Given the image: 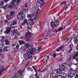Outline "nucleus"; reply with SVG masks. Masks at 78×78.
Masks as SVG:
<instances>
[{
  "mask_svg": "<svg viewBox=\"0 0 78 78\" xmlns=\"http://www.w3.org/2000/svg\"><path fill=\"white\" fill-rule=\"evenodd\" d=\"M71 46H73V44H70V45H69V48H72V47H71Z\"/></svg>",
  "mask_w": 78,
  "mask_h": 78,
  "instance_id": "69168bd1",
  "label": "nucleus"
},
{
  "mask_svg": "<svg viewBox=\"0 0 78 78\" xmlns=\"http://www.w3.org/2000/svg\"><path fill=\"white\" fill-rule=\"evenodd\" d=\"M58 20H55L54 22L51 21L50 23L51 28L52 29H54V28H55V27H56V26H58Z\"/></svg>",
  "mask_w": 78,
  "mask_h": 78,
  "instance_id": "7ed1b4c3",
  "label": "nucleus"
},
{
  "mask_svg": "<svg viewBox=\"0 0 78 78\" xmlns=\"http://www.w3.org/2000/svg\"><path fill=\"white\" fill-rule=\"evenodd\" d=\"M9 67H10V66L9 65H7V66L6 67V68L0 70V75H2V73H3L5 70H6L7 69H9Z\"/></svg>",
  "mask_w": 78,
  "mask_h": 78,
  "instance_id": "6e6552de",
  "label": "nucleus"
},
{
  "mask_svg": "<svg viewBox=\"0 0 78 78\" xmlns=\"http://www.w3.org/2000/svg\"><path fill=\"white\" fill-rule=\"evenodd\" d=\"M47 70V68H45L43 70V72H45V71H46V70Z\"/></svg>",
  "mask_w": 78,
  "mask_h": 78,
  "instance_id": "8fccbe9b",
  "label": "nucleus"
},
{
  "mask_svg": "<svg viewBox=\"0 0 78 78\" xmlns=\"http://www.w3.org/2000/svg\"><path fill=\"white\" fill-rule=\"evenodd\" d=\"M4 43L2 40L0 41V48H2L4 47Z\"/></svg>",
  "mask_w": 78,
  "mask_h": 78,
  "instance_id": "4468645a",
  "label": "nucleus"
},
{
  "mask_svg": "<svg viewBox=\"0 0 78 78\" xmlns=\"http://www.w3.org/2000/svg\"><path fill=\"white\" fill-rule=\"evenodd\" d=\"M13 7H14V6L12 4H10L8 6V8H9V9H12V8H13Z\"/></svg>",
  "mask_w": 78,
  "mask_h": 78,
  "instance_id": "4be33fe9",
  "label": "nucleus"
},
{
  "mask_svg": "<svg viewBox=\"0 0 78 78\" xmlns=\"http://www.w3.org/2000/svg\"><path fill=\"white\" fill-rule=\"evenodd\" d=\"M31 37V34L30 32H27L26 33V35L25 36V39L26 41L27 42L29 41Z\"/></svg>",
  "mask_w": 78,
  "mask_h": 78,
  "instance_id": "20e7f679",
  "label": "nucleus"
},
{
  "mask_svg": "<svg viewBox=\"0 0 78 78\" xmlns=\"http://www.w3.org/2000/svg\"><path fill=\"white\" fill-rule=\"evenodd\" d=\"M41 47H40V48H38V49H37L38 51H39V50H40L42 48Z\"/></svg>",
  "mask_w": 78,
  "mask_h": 78,
  "instance_id": "3c124183",
  "label": "nucleus"
},
{
  "mask_svg": "<svg viewBox=\"0 0 78 78\" xmlns=\"http://www.w3.org/2000/svg\"><path fill=\"white\" fill-rule=\"evenodd\" d=\"M55 33H57V32H59L58 31V30H55Z\"/></svg>",
  "mask_w": 78,
  "mask_h": 78,
  "instance_id": "6e6d98bb",
  "label": "nucleus"
},
{
  "mask_svg": "<svg viewBox=\"0 0 78 78\" xmlns=\"http://www.w3.org/2000/svg\"><path fill=\"white\" fill-rule=\"evenodd\" d=\"M76 49L77 50H78V45H77L76 47Z\"/></svg>",
  "mask_w": 78,
  "mask_h": 78,
  "instance_id": "774afa93",
  "label": "nucleus"
},
{
  "mask_svg": "<svg viewBox=\"0 0 78 78\" xmlns=\"http://www.w3.org/2000/svg\"><path fill=\"white\" fill-rule=\"evenodd\" d=\"M25 24H26V23L24 22H23L22 23L21 25H25Z\"/></svg>",
  "mask_w": 78,
  "mask_h": 78,
  "instance_id": "09e8293b",
  "label": "nucleus"
},
{
  "mask_svg": "<svg viewBox=\"0 0 78 78\" xmlns=\"http://www.w3.org/2000/svg\"><path fill=\"white\" fill-rule=\"evenodd\" d=\"M43 39L44 38L39 39L37 41H42V39Z\"/></svg>",
  "mask_w": 78,
  "mask_h": 78,
  "instance_id": "bf43d9fd",
  "label": "nucleus"
},
{
  "mask_svg": "<svg viewBox=\"0 0 78 78\" xmlns=\"http://www.w3.org/2000/svg\"><path fill=\"white\" fill-rule=\"evenodd\" d=\"M74 42L75 44H78V40L77 39L75 38H74Z\"/></svg>",
  "mask_w": 78,
  "mask_h": 78,
  "instance_id": "72a5a7b5",
  "label": "nucleus"
},
{
  "mask_svg": "<svg viewBox=\"0 0 78 78\" xmlns=\"http://www.w3.org/2000/svg\"><path fill=\"white\" fill-rule=\"evenodd\" d=\"M10 16L12 17V15L15 14V12H14V11L11 12H10Z\"/></svg>",
  "mask_w": 78,
  "mask_h": 78,
  "instance_id": "a878e982",
  "label": "nucleus"
},
{
  "mask_svg": "<svg viewBox=\"0 0 78 78\" xmlns=\"http://www.w3.org/2000/svg\"><path fill=\"white\" fill-rule=\"evenodd\" d=\"M9 48V46H5L4 48L3 51H8V48Z\"/></svg>",
  "mask_w": 78,
  "mask_h": 78,
  "instance_id": "a211bd4d",
  "label": "nucleus"
},
{
  "mask_svg": "<svg viewBox=\"0 0 78 78\" xmlns=\"http://www.w3.org/2000/svg\"><path fill=\"white\" fill-rule=\"evenodd\" d=\"M27 6H28V5H27V3H26L25 4V7L26 8V7H27Z\"/></svg>",
  "mask_w": 78,
  "mask_h": 78,
  "instance_id": "0e129e2a",
  "label": "nucleus"
},
{
  "mask_svg": "<svg viewBox=\"0 0 78 78\" xmlns=\"http://www.w3.org/2000/svg\"><path fill=\"white\" fill-rule=\"evenodd\" d=\"M58 71L56 70H53L52 72V75L53 76H56L58 75Z\"/></svg>",
  "mask_w": 78,
  "mask_h": 78,
  "instance_id": "9b49d317",
  "label": "nucleus"
},
{
  "mask_svg": "<svg viewBox=\"0 0 78 78\" xmlns=\"http://www.w3.org/2000/svg\"><path fill=\"white\" fill-rule=\"evenodd\" d=\"M15 28V26H12L10 28H9V27H8L7 28L6 30L4 32V33H6V34H9L10 32V31H11V29H14Z\"/></svg>",
  "mask_w": 78,
  "mask_h": 78,
  "instance_id": "423d86ee",
  "label": "nucleus"
},
{
  "mask_svg": "<svg viewBox=\"0 0 78 78\" xmlns=\"http://www.w3.org/2000/svg\"><path fill=\"white\" fill-rule=\"evenodd\" d=\"M32 67L34 69L36 72V73L34 75L35 76V77L39 78V77L38 76V74H37V66H32Z\"/></svg>",
  "mask_w": 78,
  "mask_h": 78,
  "instance_id": "0eeeda50",
  "label": "nucleus"
},
{
  "mask_svg": "<svg viewBox=\"0 0 78 78\" xmlns=\"http://www.w3.org/2000/svg\"><path fill=\"white\" fill-rule=\"evenodd\" d=\"M14 38L15 39H17V36H14Z\"/></svg>",
  "mask_w": 78,
  "mask_h": 78,
  "instance_id": "13d9d810",
  "label": "nucleus"
},
{
  "mask_svg": "<svg viewBox=\"0 0 78 78\" xmlns=\"http://www.w3.org/2000/svg\"><path fill=\"white\" fill-rule=\"evenodd\" d=\"M48 36H50V37H52L54 35L53 34L51 33V32H49V30L48 31Z\"/></svg>",
  "mask_w": 78,
  "mask_h": 78,
  "instance_id": "2eb2a0df",
  "label": "nucleus"
},
{
  "mask_svg": "<svg viewBox=\"0 0 78 78\" xmlns=\"http://www.w3.org/2000/svg\"><path fill=\"white\" fill-rule=\"evenodd\" d=\"M28 50L29 51H27L24 55V58L25 59V60H28L29 59H31L32 58V55H34V51L36 50V48H32L31 46H29L27 48Z\"/></svg>",
  "mask_w": 78,
  "mask_h": 78,
  "instance_id": "f257e3e1",
  "label": "nucleus"
},
{
  "mask_svg": "<svg viewBox=\"0 0 78 78\" xmlns=\"http://www.w3.org/2000/svg\"><path fill=\"white\" fill-rule=\"evenodd\" d=\"M24 37L23 36H21L20 37V39H23Z\"/></svg>",
  "mask_w": 78,
  "mask_h": 78,
  "instance_id": "603ef678",
  "label": "nucleus"
},
{
  "mask_svg": "<svg viewBox=\"0 0 78 78\" xmlns=\"http://www.w3.org/2000/svg\"><path fill=\"white\" fill-rule=\"evenodd\" d=\"M53 56L54 58H56V53H55L53 55Z\"/></svg>",
  "mask_w": 78,
  "mask_h": 78,
  "instance_id": "37998d69",
  "label": "nucleus"
},
{
  "mask_svg": "<svg viewBox=\"0 0 78 78\" xmlns=\"http://www.w3.org/2000/svg\"><path fill=\"white\" fill-rule=\"evenodd\" d=\"M70 6V4H69L66 5V6L65 8V10H67Z\"/></svg>",
  "mask_w": 78,
  "mask_h": 78,
  "instance_id": "bb28decb",
  "label": "nucleus"
},
{
  "mask_svg": "<svg viewBox=\"0 0 78 78\" xmlns=\"http://www.w3.org/2000/svg\"><path fill=\"white\" fill-rule=\"evenodd\" d=\"M16 0H12L10 2V4L14 6V7H16Z\"/></svg>",
  "mask_w": 78,
  "mask_h": 78,
  "instance_id": "f8f14e48",
  "label": "nucleus"
},
{
  "mask_svg": "<svg viewBox=\"0 0 78 78\" xmlns=\"http://www.w3.org/2000/svg\"><path fill=\"white\" fill-rule=\"evenodd\" d=\"M27 70H28V71H31V72H33V69L30 67H28L27 68Z\"/></svg>",
  "mask_w": 78,
  "mask_h": 78,
  "instance_id": "7c9ffc66",
  "label": "nucleus"
},
{
  "mask_svg": "<svg viewBox=\"0 0 78 78\" xmlns=\"http://www.w3.org/2000/svg\"><path fill=\"white\" fill-rule=\"evenodd\" d=\"M12 47H13L14 46H16V44H12L11 45Z\"/></svg>",
  "mask_w": 78,
  "mask_h": 78,
  "instance_id": "e2e57ef3",
  "label": "nucleus"
},
{
  "mask_svg": "<svg viewBox=\"0 0 78 78\" xmlns=\"http://www.w3.org/2000/svg\"><path fill=\"white\" fill-rule=\"evenodd\" d=\"M18 14L22 16V15L23 14V11H21L20 12H19Z\"/></svg>",
  "mask_w": 78,
  "mask_h": 78,
  "instance_id": "a19ab883",
  "label": "nucleus"
},
{
  "mask_svg": "<svg viewBox=\"0 0 78 78\" xmlns=\"http://www.w3.org/2000/svg\"><path fill=\"white\" fill-rule=\"evenodd\" d=\"M58 73H62V71L61 70V69L59 68L57 70Z\"/></svg>",
  "mask_w": 78,
  "mask_h": 78,
  "instance_id": "b1692460",
  "label": "nucleus"
},
{
  "mask_svg": "<svg viewBox=\"0 0 78 78\" xmlns=\"http://www.w3.org/2000/svg\"><path fill=\"white\" fill-rule=\"evenodd\" d=\"M20 49L21 50H26V49H27V48H26V47H25V46H23L20 48Z\"/></svg>",
  "mask_w": 78,
  "mask_h": 78,
  "instance_id": "412c9836",
  "label": "nucleus"
},
{
  "mask_svg": "<svg viewBox=\"0 0 78 78\" xmlns=\"http://www.w3.org/2000/svg\"><path fill=\"white\" fill-rule=\"evenodd\" d=\"M11 15L9 14H7L6 16L7 19L8 20H10V19H11Z\"/></svg>",
  "mask_w": 78,
  "mask_h": 78,
  "instance_id": "aec40b11",
  "label": "nucleus"
},
{
  "mask_svg": "<svg viewBox=\"0 0 78 78\" xmlns=\"http://www.w3.org/2000/svg\"><path fill=\"white\" fill-rule=\"evenodd\" d=\"M25 46L27 48H28L29 47H30V44H29L27 43L25 44Z\"/></svg>",
  "mask_w": 78,
  "mask_h": 78,
  "instance_id": "58836bf2",
  "label": "nucleus"
},
{
  "mask_svg": "<svg viewBox=\"0 0 78 78\" xmlns=\"http://www.w3.org/2000/svg\"><path fill=\"white\" fill-rule=\"evenodd\" d=\"M20 0H16V3L17 4H19L20 3Z\"/></svg>",
  "mask_w": 78,
  "mask_h": 78,
  "instance_id": "a18cd8bd",
  "label": "nucleus"
},
{
  "mask_svg": "<svg viewBox=\"0 0 78 78\" xmlns=\"http://www.w3.org/2000/svg\"><path fill=\"white\" fill-rule=\"evenodd\" d=\"M62 2L63 3V5H64L65 4H66V3H67V2H66V1H64V2Z\"/></svg>",
  "mask_w": 78,
  "mask_h": 78,
  "instance_id": "052dcab7",
  "label": "nucleus"
},
{
  "mask_svg": "<svg viewBox=\"0 0 78 78\" xmlns=\"http://www.w3.org/2000/svg\"><path fill=\"white\" fill-rule=\"evenodd\" d=\"M23 11H24V12H27L28 11V9H23Z\"/></svg>",
  "mask_w": 78,
  "mask_h": 78,
  "instance_id": "f704fd0d",
  "label": "nucleus"
},
{
  "mask_svg": "<svg viewBox=\"0 0 78 78\" xmlns=\"http://www.w3.org/2000/svg\"><path fill=\"white\" fill-rule=\"evenodd\" d=\"M78 29V28H77V27H73V30L74 31H75V30H76Z\"/></svg>",
  "mask_w": 78,
  "mask_h": 78,
  "instance_id": "4c0bfd02",
  "label": "nucleus"
},
{
  "mask_svg": "<svg viewBox=\"0 0 78 78\" xmlns=\"http://www.w3.org/2000/svg\"><path fill=\"white\" fill-rule=\"evenodd\" d=\"M30 64V61L28 62L26 64V66H28L29 65V64Z\"/></svg>",
  "mask_w": 78,
  "mask_h": 78,
  "instance_id": "5fc2aeb1",
  "label": "nucleus"
},
{
  "mask_svg": "<svg viewBox=\"0 0 78 78\" xmlns=\"http://www.w3.org/2000/svg\"><path fill=\"white\" fill-rule=\"evenodd\" d=\"M78 56V55L77 54H75L74 56H73V59H76V57Z\"/></svg>",
  "mask_w": 78,
  "mask_h": 78,
  "instance_id": "cd10ccee",
  "label": "nucleus"
},
{
  "mask_svg": "<svg viewBox=\"0 0 78 78\" xmlns=\"http://www.w3.org/2000/svg\"><path fill=\"white\" fill-rule=\"evenodd\" d=\"M62 78V76L61 75L58 76L56 77V78Z\"/></svg>",
  "mask_w": 78,
  "mask_h": 78,
  "instance_id": "de8ad7c7",
  "label": "nucleus"
},
{
  "mask_svg": "<svg viewBox=\"0 0 78 78\" xmlns=\"http://www.w3.org/2000/svg\"><path fill=\"white\" fill-rule=\"evenodd\" d=\"M4 63V61L2 60V59H0V64H2Z\"/></svg>",
  "mask_w": 78,
  "mask_h": 78,
  "instance_id": "c9c22d12",
  "label": "nucleus"
},
{
  "mask_svg": "<svg viewBox=\"0 0 78 78\" xmlns=\"http://www.w3.org/2000/svg\"><path fill=\"white\" fill-rule=\"evenodd\" d=\"M57 49H59V50H61L62 49V47L61 46H60L58 48H57Z\"/></svg>",
  "mask_w": 78,
  "mask_h": 78,
  "instance_id": "79ce46f5",
  "label": "nucleus"
},
{
  "mask_svg": "<svg viewBox=\"0 0 78 78\" xmlns=\"http://www.w3.org/2000/svg\"><path fill=\"white\" fill-rule=\"evenodd\" d=\"M5 44L6 45H9V44H10V41L7 39L5 40Z\"/></svg>",
  "mask_w": 78,
  "mask_h": 78,
  "instance_id": "5701e85b",
  "label": "nucleus"
},
{
  "mask_svg": "<svg viewBox=\"0 0 78 78\" xmlns=\"http://www.w3.org/2000/svg\"><path fill=\"white\" fill-rule=\"evenodd\" d=\"M27 21H28V20H27V19H25V20H24V22H25V23H27V24H28V22H27Z\"/></svg>",
  "mask_w": 78,
  "mask_h": 78,
  "instance_id": "c03bdc74",
  "label": "nucleus"
},
{
  "mask_svg": "<svg viewBox=\"0 0 78 78\" xmlns=\"http://www.w3.org/2000/svg\"><path fill=\"white\" fill-rule=\"evenodd\" d=\"M47 59L48 60V59H49V56L48 55H47Z\"/></svg>",
  "mask_w": 78,
  "mask_h": 78,
  "instance_id": "338daca9",
  "label": "nucleus"
},
{
  "mask_svg": "<svg viewBox=\"0 0 78 78\" xmlns=\"http://www.w3.org/2000/svg\"><path fill=\"white\" fill-rule=\"evenodd\" d=\"M71 59H72V57H71V56L69 57V58H68V59L69 60V61H70V60H71Z\"/></svg>",
  "mask_w": 78,
  "mask_h": 78,
  "instance_id": "864d4df0",
  "label": "nucleus"
},
{
  "mask_svg": "<svg viewBox=\"0 0 78 78\" xmlns=\"http://www.w3.org/2000/svg\"><path fill=\"white\" fill-rule=\"evenodd\" d=\"M8 5L6 4L5 6H3L2 8L4 9H6L7 8H8Z\"/></svg>",
  "mask_w": 78,
  "mask_h": 78,
  "instance_id": "473e14b6",
  "label": "nucleus"
},
{
  "mask_svg": "<svg viewBox=\"0 0 78 78\" xmlns=\"http://www.w3.org/2000/svg\"><path fill=\"white\" fill-rule=\"evenodd\" d=\"M25 41H22V40H21V41H19V44L20 45H22V44H25Z\"/></svg>",
  "mask_w": 78,
  "mask_h": 78,
  "instance_id": "393cba45",
  "label": "nucleus"
},
{
  "mask_svg": "<svg viewBox=\"0 0 78 78\" xmlns=\"http://www.w3.org/2000/svg\"><path fill=\"white\" fill-rule=\"evenodd\" d=\"M10 0H4V1L6 3H7V2H8L10 1Z\"/></svg>",
  "mask_w": 78,
  "mask_h": 78,
  "instance_id": "4d7b16f0",
  "label": "nucleus"
},
{
  "mask_svg": "<svg viewBox=\"0 0 78 78\" xmlns=\"http://www.w3.org/2000/svg\"><path fill=\"white\" fill-rule=\"evenodd\" d=\"M43 37H44L45 40L47 39V37H48V34H45L43 35Z\"/></svg>",
  "mask_w": 78,
  "mask_h": 78,
  "instance_id": "f3484780",
  "label": "nucleus"
},
{
  "mask_svg": "<svg viewBox=\"0 0 78 78\" xmlns=\"http://www.w3.org/2000/svg\"><path fill=\"white\" fill-rule=\"evenodd\" d=\"M76 74V73L75 72V70H73V69H72L70 70V76L71 77H72L73 76H75V75Z\"/></svg>",
  "mask_w": 78,
  "mask_h": 78,
  "instance_id": "9d476101",
  "label": "nucleus"
},
{
  "mask_svg": "<svg viewBox=\"0 0 78 78\" xmlns=\"http://www.w3.org/2000/svg\"><path fill=\"white\" fill-rule=\"evenodd\" d=\"M40 11L41 10L39 9H38L37 10L36 12V13L37 14H38V15H39V13L40 12Z\"/></svg>",
  "mask_w": 78,
  "mask_h": 78,
  "instance_id": "c756f323",
  "label": "nucleus"
},
{
  "mask_svg": "<svg viewBox=\"0 0 78 78\" xmlns=\"http://www.w3.org/2000/svg\"><path fill=\"white\" fill-rule=\"evenodd\" d=\"M63 29V27H60L58 29V31H61L62 30V29Z\"/></svg>",
  "mask_w": 78,
  "mask_h": 78,
  "instance_id": "e433bc0d",
  "label": "nucleus"
},
{
  "mask_svg": "<svg viewBox=\"0 0 78 78\" xmlns=\"http://www.w3.org/2000/svg\"><path fill=\"white\" fill-rule=\"evenodd\" d=\"M75 73L78 74V68H76L75 70Z\"/></svg>",
  "mask_w": 78,
  "mask_h": 78,
  "instance_id": "ea45409f",
  "label": "nucleus"
},
{
  "mask_svg": "<svg viewBox=\"0 0 78 78\" xmlns=\"http://www.w3.org/2000/svg\"><path fill=\"white\" fill-rule=\"evenodd\" d=\"M60 69L62 71H64V70H65V69H66V67H65V66H64V65H62L60 66Z\"/></svg>",
  "mask_w": 78,
  "mask_h": 78,
  "instance_id": "dca6fc26",
  "label": "nucleus"
},
{
  "mask_svg": "<svg viewBox=\"0 0 78 78\" xmlns=\"http://www.w3.org/2000/svg\"><path fill=\"white\" fill-rule=\"evenodd\" d=\"M38 16V14L36 13H34L32 14H29L27 15V18H30L33 20H35L37 19V16Z\"/></svg>",
  "mask_w": 78,
  "mask_h": 78,
  "instance_id": "f03ea898",
  "label": "nucleus"
},
{
  "mask_svg": "<svg viewBox=\"0 0 78 78\" xmlns=\"http://www.w3.org/2000/svg\"><path fill=\"white\" fill-rule=\"evenodd\" d=\"M67 74L65 73H64L63 76H62V78H66L67 77Z\"/></svg>",
  "mask_w": 78,
  "mask_h": 78,
  "instance_id": "c85d7f7f",
  "label": "nucleus"
},
{
  "mask_svg": "<svg viewBox=\"0 0 78 78\" xmlns=\"http://www.w3.org/2000/svg\"><path fill=\"white\" fill-rule=\"evenodd\" d=\"M17 18L18 19H23V20L24 19L23 18V16L19 14L17 16Z\"/></svg>",
  "mask_w": 78,
  "mask_h": 78,
  "instance_id": "ddd939ff",
  "label": "nucleus"
},
{
  "mask_svg": "<svg viewBox=\"0 0 78 78\" xmlns=\"http://www.w3.org/2000/svg\"><path fill=\"white\" fill-rule=\"evenodd\" d=\"M34 22V21H33V19H30V18L28 20L27 24L28 25H33V24H34V23H33Z\"/></svg>",
  "mask_w": 78,
  "mask_h": 78,
  "instance_id": "1a4fd4ad",
  "label": "nucleus"
},
{
  "mask_svg": "<svg viewBox=\"0 0 78 78\" xmlns=\"http://www.w3.org/2000/svg\"><path fill=\"white\" fill-rule=\"evenodd\" d=\"M19 48V45H17L16 46V49H17H17H18Z\"/></svg>",
  "mask_w": 78,
  "mask_h": 78,
  "instance_id": "49530a36",
  "label": "nucleus"
},
{
  "mask_svg": "<svg viewBox=\"0 0 78 78\" xmlns=\"http://www.w3.org/2000/svg\"><path fill=\"white\" fill-rule=\"evenodd\" d=\"M69 41V38H67L66 40L65 41L66 42H68Z\"/></svg>",
  "mask_w": 78,
  "mask_h": 78,
  "instance_id": "680f3d73",
  "label": "nucleus"
},
{
  "mask_svg": "<svg viewBox=\"0 0 78 78\" xmlns=\"http://www.w3.org/2000/svg\"><path fill=\"white\" fill-rule=\"evenodd\" d=\"M37 6H39V5H41V6H42L43 5H45V3L43 2L42 0H35Z\"/></svg>",
  "mask_w": 78,
  "mask_h": 78,
  "instance_id": "39448f33",
  "label": "nucleus"
},
{
  "mask_svg": "<svg viewBox=\"0 0 78 78\" xmlns=\"http://www.w3.org/2000/svg\"><path fill=\"white\" fill-rule=\"evenodd\" d=\"M5 2V0L0 1V6H3Z\"/></svg>",
  "mask_w": 78,
  "mask_h": 78,
  "instance_id": "6ab92c4d",
  "label": "nucleus"
},
{
  "mask_svg": "<svg viewBox=\"0 0 78 78\" xmlns=\"http://www.w3.org/2000/svg\"><path fill=\"white\" fill-rule=\"evenodd\" d=\"M17 24V22L16 21H13L12 23L11 24V25H16Z\"/></svg>",
  "mask_w": 78,
  "mask_h": 78,
  "instance_id": "2f4dec72",
  "label": "nucleus"
}]
</instances>
